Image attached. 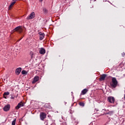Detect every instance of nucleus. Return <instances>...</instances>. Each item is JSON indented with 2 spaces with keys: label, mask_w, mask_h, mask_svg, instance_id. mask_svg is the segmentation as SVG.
Wrapping results in <instances>:
<instances>
[{
  "label": "nucleus",
  "mask_w": 125,
  "mask_h": 125,
  "mask_svg": "<svg viewBox=\"0 0 125 125\" xmlns=\"http://www.w3.org/2000/svg\"><path fill=\"white\" fill-rule=\"evenodd\" d=\"M118 85V81H117V79L115 77H113L112 78V82L110 83V85L112 86V87H117V85Z\"/></svg>",
  "instance_id": "f257e3e1"
},
{
  "label": "nucleus",
  "mask_w": 125,
  "mask_h": 125,
  "mask_svg": "<svg viewBox=\"0 0 125 125\" xmlns=\"http://www.w3.org/2000/svg\"><path fill=\"white\" fill-rule=\"evenodd\" d=\"M36 17V14L35 12H32L26 18L27 20H30L31 19H34Z\"/></svg>",
  "instance_id": "f03ea898"
},
{
  "label": "nucleus",
  "mask_w": 125,
  "mask_h": 125,
  "mask_svg": "<svg viewBox=\"0 0 125 125\" xmlns=\"http://www.w3.org/2000/svg\"><path fill=\"white\" fill-rule=\"evenodd\" d=\"M14 32L17 31L18 33H22L23 32V28L22 26H18L13 30Z\"/></svg>",
  "instance_id": "7ed1b4c3"
},
{
  "label": "nucleus",
  "mask_w": 125,
  "mask_h": 125,
  "mask_svg": "<svg viewBox=\"0 0 125 125\" xmlns=\"http://www.w3.org/2000/svg\"><path fill=\"white\" fill-rule=\"evenodd\" d=\"M107 101L109 103H115V98H114V97H112V96H109L107 98Z\"/></svg>",
  "instance_id": "20e7f679"
},
{
  "label": "nucleus",
  "mask_w": 125,
  "mask_h": 125,
  "mask_svg": "<svg viewBox=\"0 0 125 125\" xmlns=\"http://www.w3.org/2000/svg\"><path fill=\"white\" fill-rule=\"evenodd\" d=\"M45 118H46V114H45V113H44L43 112H41L40 113L41 120H42V121H43V120H44V119H45Z\"/></svg>",
  "instance_id": "39448f33"
},
{
  "label": "nucleus",
  "mask_w": 125,
  "mask_h": 125,
  "mask_svg": "<svg viewBox=\"0 0 125 125\" xmlns=\"http://www.w3.org/2000/svg\"><path fill=\"white\" fill-rule=\"evenodd\" d=\"M39 34L40 41H42L44 39V33L40 32L39 33Z\"/></svg>",
  "instance_id": "423d86ee"
},
{
  "label": "nucleus",
  "mask_w": 125,
  "mask_h": 125,
  "mask_svg": "<svg viewBox=\"0 0 125 125\" xmlns=\"http://www.w3.org/2000/svg\"><path fill=\"white\" fill-rule=\"evenodd\" d=\"M10 109V104H7L3 108V110L5 112H7V111H9V109Z\"/></svg>",
  "instance_id": "0eeeda50"
},
{
  "label": "nucleus",
  "mask_w": 125,
  "mask_h": 125,
  "mask_svg": "<svg viewBox=\"0 0 125 125\" xmlns=\"http://www.w3.org/2000/svg\"><path fill=\"white\" fill-rule=\"evenodd\" d=\"M24 106V104L22 103V102H21L20 103L18 104V105L16 106L15 108L17 110H18L20 108H21V107H23Z\"/></svg>",
  "instance_id": "6e6552de"
},
{
  "label": "nucleus",
  "mask_w": 125,
  "mask_h": 125,
  "mask_svg": "<svg viewBox=\"0 0 125 125\" xmlns=\"http://www.w3.org/2000/svg\"><path fill=\"white\" fill-rule=\"evenodd\" d=\"M40 80V77L39 76H35L34 79L33 80L32 82V83L34 84V83H37V82H38V81Z\"/></svg>",
  "instance_id": "1a4fd4ad"
},
{
  "label": "nucleus",
  "mask_w": 125,
  "mask_h": 125,
  "mask_svg": "<svg viewBox=\"0 0 125 125\" xmlns=\"http://www.w3.org/2000/svg\"><path fill=\"white\" fill-rule=\"evenodd\" d=\"M19 0H13V1L9 7V9H11L12 6H13V5L16 3V1H19Z\"/></svg>",
  "instance_id": "9d476101"
},
{
  "label": "nucleus",
  "mask_w": 125,
  "mask_h": 125,
  "mask_svg": "<svg viewBox=\"0 0 125 125\" xmlns=\"http://www.w3.org/2000/svg\"><path fill=\"white\" fill-rule=\"evenodd\" d=\"M21 70H22V68H21V67L17 68L16 70V75H19V74H20V73H21Z\"/></svg>",
  "instance_id": "9b49d317"
},
{
  "label": "nucleus",
  "mask_w": 125,
  "mask_h": 125,
  "mask_svg": "<svg viewBox=\"0 0 125 125\" xmlns=\"http://www.w3.org/2000/svg\"><path fill=\"white\" fill-rule=\"evenodd\" d=\"M39 53L40 54H44L45 53V49H43V48H41L39 51Z\"/></svg>",
  "instance_id": "f8f14e48"
},
{
  "label": "nucleus",
  "mask_w": 125,
  "mask_h": 125,
  "mask_svg": "<svg viewBox=\"0 0 125 125\" xmlns=\"http://www.w3.org/2000/svg\"><path fill=\"white\" fill-rule=\"evenodd\" d=\"M106 78V74H103L102 76L100 78V80L104 81Z\"/></svg>",
  "instance_id": "ddd939ff"
},
{
  "label": "nucleus",
  "mask_w": 125,
  "mask_h": 125,
  "mask_svg": "<svg viewBox=\"0 0 125 125\" xmlns=\"http://www.w3.org/2000/svg\"><path fill=\"white\" fill-rule=\"evenodd\" d=\"M87 91H88V90L87 89H84L83 90H82V93L83 95H84V94H86Z\"/></svg>",
  "instance_id": "4468645a"
},
{
  "label": "nucleus",
  "mask_w": 125,
  "mask_h": 125,
  "mask_svg": "<svg viewBox=\"0 0 125 125\" xmlns=\"http://www.w3.org/2000/svg\"><path fill=\"white\" fill-rule=\"evenodd\" d=\"M113 114H114V111H110L106 113V115H109L110 116H112Z\"/></svg>",
  "instance_id": "2eb2a0df"
},
{
  "label": "nucleus",
  "mask_w": 125,
  "mask_h": 125,
  "mask_svg": "<svg viewBox=\"0 0 125 125\" xmlns=\"http://www.w3.org/2000/svg\"><path fill=\"white\" fill-rule=\"evenodd\" d=\"M21 74L22 75H27V74H28V72L26 70H22L21 71Z\"/></svg>",
  "instance_id": "dca6fc26"
},
{
  "label": "nucleus",
  "mask_w": 125,
  "mask_h": 125,
  "mask_svg": "<svg viewBox=\"0 0 125 125\" xmlns=\"http://www.w3.org/2000/svg\"><path fill=\"white\" fill-rule=\"evenodd\" d=\"M30 55L31 58H33V56H34V52H32V51L30 52Z\"/></svg>",
  "instance_id": "f3484780"
},
{
  "label": "nucleus",
  "mask_w": 125,
  "mask_h": 125,
  "mask_svg": "<svg viewBox=\"0 0 125 125\" xmlns=\"http://www.w3.org/2000/svg\"><path fill=\"white\" fill-rule=\"evenodd\" d=\"M16 123V120L15 119L14 121H13V122H12V125H15V124Z\"/></svg>",
  "instance_id": "a211bd4d"
},
{
  "label": "nucleus",
  "mask_w": 125,
  "mask_h": 125,
  "mask_svg": "<svg viewBox=\"0 0 125 125\" xmlns=\"http://www.w3.org/2000/svg\"><path fill=\"white\" fill-rule=\"evenodd\" d=\"M3 95L4 96L9 95V92H6L4 93Z\"/></svg>",
  "instance_id": "6ab92c4d"
},
{
  "label": "nucleus",
  "mask_w": 125,
  "mask_h": 125,
  "mask_svg": "<svg viewBox=\"0 0 125 125\" xmlns=\"http://www.w3.org/2000/svg\"><path fill=\"white\" fill-rule=\"evenodd\" d=\"M80 106H82L83 107V106H84V104L83 103H80Z\"/></svg>",
  "instance_id": "aec40b11"
},
{
  "label": "nucleus",
  "mask_w": 125,
  "mask_h": 125,
  "mask_svg": "<svg viewBox=\"0 0 125 125\" xmlns=\"http://www.w3.org/2000/svg\"><path fill=\"white\" fill-rule=\"evenodd\" d=\"M15 97H11V99H15Z\"/></svg>",
  "instance_id": "412c9836"
},
{
  "label": "nucleus",
  "mask_w": 125,
  "mask_h": 125,
  "mask_svg": "<svg viewBox=\"0 0 125 125\" xmlns=\"http://www.w3.org/2000/svg\"><path fill=\"white\" fill-rule=\"evenodd\" d=\"M3 97H4V98H5V99H6V96L3 95Z\"/></svg>",
  "instance_id": "4be33fe9"
},
{
  "label": "nucleus",
  "mask_w": 125,
  "mask_h": 125,
  "mask_svg": "<svg viewBox=\"0 0 125 125\" xmlns=\"http://www.w3.org/2000/svg\"><path fill=\"white\" fill-rule=\"evenodd\" d=\"M122 56L124 57V56H125V53H123V54H122Z\"/></svg>",
  "instance_id": "5701e85b"
},
{
  "label": "nucleus",
  "mask_w": 125,
  "mask_h": 125,
  "mask_svg": "<svg viewBox=\"0 0 125 125\" xmlns=\"http://www.w3.org/2000/svg\"><path fill=\"white\" fill-rule=\"evenodd\" d=\"M43 0H40V1H42Z\"/></svg>",
  "instance_id": "b1692460"
},
{
  "label": "nucleus",
  "mask_w": 125,
  "mask_h": 125,
  "mask_svg": "<svg viewBox=\"0 0 125 125\" xmlns=\"http://www.w3.org/2000/svg\"><path fill=\"white\" fill-rule=\"evenodd\" d=\"M124 98H125V96H124Z\"/></svg>",
  "instance_id": "393cba45"
}]
</instances>
